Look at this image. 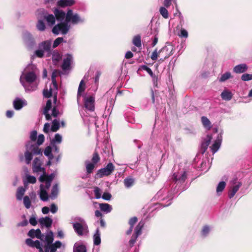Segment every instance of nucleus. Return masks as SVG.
Masks as SVG:
<instances>
[{
    "label": "nucleus",
    "instance_id": "12",
    "mask_svg": "<svg viewBox=\"0 0 252 252\" xmlns=\"http://www.w3.org/2000/svg\"><path fill=\"white\" fill-rule=\"evenodd\" d=\"M173 47L171 45H166L159 51V55H160L162 58L160 60L163 61L173 54Z\"/></svg>",
    "mask_w": 252,
    "mask_h": 252
},
{
    "label": "nucleus",
    "instance_id": "40",
    "mask_svg": "<svg viewBox=\"0 0 252 252\" xmlns=\"http://www.w3.org/2000/svg\"><path fill=\"white\" fill-rule=\"evenodd\" d=\"M134 179L130 177L126 178L124 181V185L127 188H129L132 186L134 184Z\"/></svg>",
    "mask_w": 252,
    "mask_h": 252
},
{
    "label": "nucleus",
    "instance_id": "38",
    "mask_svg": "<svg viewBox=\"0 0 252 252\" xmlns=\"http://www.w3.org/2000/svg\"><path fill=\"white\" fill-rule=\"evenodd\" d=\"M132 43L137 47H140L141 46V36L140 35H136L133 37Z\"/></svg>",
    "mask_w": 252,
    "mask_h": 252
},
{
    "label": "nucleus",
    "instance_id": "57",
    "mask_svg": "<svg viewBox=\"0 0 252 252\" xmlns=\"http://www.w3.org/2000/svg\"><path fill=\"white\" fill-rule=\"evenodd\" d=\"M63 41V38L62 37L57 38L54 42L53 46V48H56Z\"/></svg>",
    "mask_w": 252,
    "mask_h": 252
},
{
    "label": "nucleus",
    "instance_id": "11",
    "mask_svg": "<svg viewBox=\"0 0 252 252\" xmlns=\"http://www.w3.org/2000/svg\"><path fill=\"white\" fill-rule=\"evenodd\" d=\"M114 169L115 167L113 164L110 162L105 167L99 169L96 175L98 178H102L105 176H109L113 172Z\"/></svg>",
    "mask_w": 252,
    "mask_h": 252
},
{
    "label": "nucleus",
    "instance_id": "35",
    "mask_svg": "<svg viewBox=\"0 0 252 252\" xmlns=\"http://www.w3.org/2000/svg\"><path fill=\"white\" fill-rule=\"evenodd\" d=\"M58 5L62 7L72 5L74 3L73 0H60L58 2Z\"/></svg>",
    "mask_w": 252,
    "mask_h": 252
},
{
    "label": "nucleus",
    "instance_id": "5",
    "mask_svg": "<svg viewBox=\"0 0 252 252\" xmlns=\"http://www.w3.org/2000/svg\"><path fill=\"white\" fill-rule=\"evenodd\" d=\"M58 75V72L54 71L52 75V83L50 86L49 89H46L43 91V95L45 97L49 98L51 96L54 97V103H56L58 93V86L56 80V77Z\"/></svg>",
    "mask_w": 252,
    "mask_h": 252
},
{
    "label": "nucleus",
    "instance_id": "2",
    "mask_svg": "<svg viewBox=\"0 0 252 252\" xmlns=\"http://www.w3.org/2000/svg\"><path fill=\"white\" fill-rule=\"evenodd\" d=\"M42 161L38 158H34L32 163V171L34 173L42 172L39 181L41 183L40 186L39 195L40 199L45 201L49 198L48 190L51 186V182L55 177L54 174L49 175L46 174L45 169L41 167Z\"/></svg>",
    "mask_w": 252,
    "mask_h": 252
},
{
    "label": "nucleus",
    "instance_id": "36",
    "mask_svg": "<svg viewBox=\"0 0 252 252\" xmlns=\"http://www.w3.org/2000/svg\"><path fill=\"white\" fill-rule=\"evenodd\" d=\"M85 90V83L83 80H82L80 83L78 89L77 98H79L82 95V93Z\"/></svg>",
    "mask_w": 252,
    "mask_h": 252
},
{
    "label": "nucleus",
    "instance_id": "21",
    "mask_svg": "<svg viewBox=\"0 0 252 252\" xmlns=\"http://www.w3.org/2000/svg\"><path fill=\"white\" fill-rule=\"evenodd\" d=\"M141 68L142 69L146 71L149 73V74L151 76V77L153 79V81L154 85L157 86L158 77L155 74H154L152 70L149 67L147 66L146 65H142L141 66Z\"/></svg>",
    "mask_w": 252,
    "mask_h": 252
},
{
    "label": "nucleus",
    "instance_id": "49",
    "mask_svg": "<svg viewBox=\"0 0 252 252\" xmlns=\"http://www.w3.org/2000/svg\"><path fill=\"white\" fill-rule=\"evenodd\" d=\"M61 59L60 54L57 52H54L52 55L53 61L56 63Z\"/></svg>",
    "mask_w": 252,
    "mask_h": 252
},
{
    "label": "nucleus",
    "instance_id": "13",
    "mask_svg": "<svg viewBox=\"0 0 252 252\" xmlns=\"http://www.w3.org/2000/svg\"><path fill=\"white\" fill-rule=\"evenodd\" d=\"M143 225L144 223L142 221H140L135 227L134 233L129 241V245L131 247H132L135 243L138 236L141 234V230Z\"/></svg>",
    "mask_w": 252,
    "mask_h": 252
},
{
    "label": "nucleus",
    "instance_id": "29",
    "mask_svg": "<svg viewBox=\"0 0 252 252\" xmlns=\"http://www.w3.org/2000/svg\"><path fill=\"white\" fill-rule=\"evenodd\" d=\"M26 191V189L21 187L17 189L16 197L17 200H21L23 198V195H24Z\"/></svg>",
    "mask_w": 252,
    "mask_h": 252
},
{
    "label": "nucleus",
    "instance_id": "59",
    "mask_svg": "<svg viewBox=\"0 0 252 252\" xmlns=\"http://www.w3.org/2000/svg\"><path fill=\"white\" fill-rule=\"evenodd\" d=\"M111 197V194L108 192H104L102 196V198L106 200H110Z\"/></svg>",
    "mask_w": 252,
    "mask_h": 252
},
{
    "label": "nucleus",
    "instance_id": "14",
    "mask_svg": "<svg viewBox=\"0 0 252 252\" xmlns=\"http://www.w3.org/2000/svg\"><path fill=\"white\" fill-rule=\"evenodd\" d=\"M94 97L92 95L85 96L84 98V106L89 111L94 110Z\"/></svg>",
    "mask_w": 252,
    "mask_h": 252
},
{
    "label": "nucleus",
    "instance_id": "18",
    "mask_svg": "<svg viewBox=\"0 0 252 252\" xmlns=\"http://www.w3.org/2000/svg\"><path fill=\"white\" fill-rule=\"evenodd\" d=\"M27 105V101L25 99L16 98L13 101L14 108L17 110H20L23 106Z\"/></svg>",
    "mask_w": 252,
    "mask_h": 252
},
{
    "label": "nucleus",
    "instance_id": "47",
    "mask_svg": "<svg viewBox=\"0 0 252 252\" xmlns=\"http://www.w3.org/2000/svg\"><path fill=\"white\" fill-rule=\"evenodd\" d=\"M23 202L24 206L27 209H29L31 207V201L28 196H25L23 198Z\"/></svg>",
    "mask_w": 252,
    "mask_h": 252
},
{
    "label": "nucleus",
    "instance_id": "26",
    "mask_svg": "<svg viewBox=\"0 0 252 252\" xmlns=\"http://www.w3.org/2000/svg\"><path fill=\"white\" fill-rule=\"evenodd\" d=\"M43 18L47 22L50 26H52L55 24L56 19L55 16L52 14L44 15Z\"/></svg>",
    "mask_w": 252,
    "mask_h": 252
},
{
    "label": "nucleus",
    "instance_id": "1",
    "mask_svg": "<svg viewBox=\"0 0 252 252\" xmlns=\"http://www.w3.org/2000/svg\"><path fill=\"white\" fill-rule=\"evenodd\" d=\"M28 236L32 238L36 237L41 240L42 242L41 243L39 241H33L31 239H27L26 243L31 247L36 248L39 252H51V247L55 243L53 244L54 240L53 234L52 232L47 233L44 237L41 234L40 229H31L28 232Z\"/></svg>",
    "mask_w": 252,
    "mask_h": 252
},
{
    "label": "nucleus",
    "instance_id": "45",
    "mask_svg": "<svg viewBox=\"0 0 252 252\" xmlns=\"http://www.w3.org/2000/svg\"><path fill=\"white\" fill-rule=\"evenodd\" d=\"M37 139V132L35 130L32 131L30 133L31 141L28 143L32 142V144H35V142Z\"/></svg>",
    "mask_w": 252,
    "mask_h": 252
},
{
    "label": "nucleus",
    "instance_id": "51",
    "mask_svg": "<svg viewBox=\"0 0 252 252\" xmlns=\"http://www.w3.org/2000/svg\"><path fill=\"white\" fill-rule=\"evenodd\" d=\"M94 193L95 197L96 199H99L101 197V190L98 187H95L94 188Z\"/></svg>",
    "mask_w": 252,
    "mask_h": 252
},
{
    "label": "nucleus",
    "instance_id": "54",
    "mask_svg": "<svg viewBox=\"0 0 252 252\" xmlns=\"http://www.w3.org/2000/svg\"><path fill=\"white\" fill-rule=\"evenodd\" d=\"M242 80L245 81H247L249 80H252V74H247L245 73L242 75L241 77Z\"/></svg>",
    "mask_w": 252,
    "mask_h": 252
},
{
    "label": "nucleus",
    "instance_id": "60",
    "mask_svg": "<svg viewBox=\"0 0 252 252\" xmlns=\"http://www.w3.org/2000/svg\"><path fill=\"white\" fill-rule=\"evenodd\" d=\"M99 160V157L97 153H94L92 158V161L94 164L96 163Z\"/></svg>",
    "mask_w": 252,
    "mask_h": 252
},
{
    "label": "nucleus",
    "instance_id": "31",
    "mask_svg": "<svg viewBox=\"0 0 252 252\" xmlns=\"http://www.w3.org/2000/svg\"><path fill=\"white\" fill-rule=\"evenodd\" d=\"M220 95L222 99L226 101L231 100L232 97V93L228 90H224Z\"/></svg>",
    "mask_w": 252,
    "mask_h": 252
},
{
    "label": "nucleus",
    "instance_id": "17",
    "mask_svg": "<svg viewBox=\"0 0 252 252\" xmlns=\"http://www.w3.org/2000/svg\"><path fill=\"white\" fill-rule=\"evenodd\" d=\"M72 56L71 55L67 54L65 56L63 60V63L62 66L63 70H67L70 68L71 63L72 62Z\"/></svg>",
    "mask_w": 252,
    "mask_h": 252
},
{
    "label": "nucleus",
    "instance_id": "53",
    "mask_svg": "<svg viewBox=\"0 0 252 252\" xmlns=\"http://www.w3.org/2000/svg\"><path fill=\"white\" fill-rule=\"evenodd\" d=\"M23 38L25 41H29L32 39V35L30 32H26L23 33Z\"/></svg>",
    "mask_w": 252,
    "mask_h": 252
},
{
    "label": "nucleus",
    "instance_id": "23",
    "mask_svg": "<svg viewBox=\"0 0 252 252\" xmlns=\"http://www.w3.org/2000/svg\"><path fill=\"white\" fill-rule=\"evenodd\" d=\"M39 222L42 226L50 227L52 223V220L49 217L42 218L39 220Z\"/></svg>",
    "mask_w": 252,
    "mask_h": 252
},
{
    "label": "nucleus",
    "instance_id": "24",
    "mask_svg": "<svg viewBox=\"0 0 252 252\" xmlns=\"http://www.w3.org/2000/svg\"><path fill=\"white\" fill-rule=\"evenodd\" d=\"M36 182V179L35 177L31 176L28 174L25 175V179L24 180V184L25 187L28 184H34Z\"/></svg>",
    "mask_w": 252,
    "mask_h": 252
},
{
    "label": "nucleus",
    "instance_id": "3",
    "mask_svg": "<svg viewBox=\"0 0 252 252\" xmlns=\"http://www.w3.org/2000/svg\"><path fill=\"white\" fill-rule=\"evenodd\" d=\"M38 73L36 66L32 64L28 65L24 69L20 76V81L26 91H33L37 89Z\"/></svg>",
    "mask_w": 252,
    "mask_h": 252
},
{
    "label": "nucleus",
    "instance_id": "16",
    "mask_svg": "<svg viewBox=\"0 0 252 252\" xmlns=\"http://www.w3.org/2000/svg\"><path fill=\"white\" fill-rule=\"evenodd\" d=\"M187 178V173L185 170H180L177 173H174L173 175V179L176 182L182 183Z\"/></svg>",
    "mask_w": 252,
    "mask_h": 252
},
{
    "label": "nucleus",
    "instance_id": "41",
    "mask_svg": "<svg viewBox=\"0 0 252 252\" xmlns=\"http://www.w3.org/2000/svg\"><path fill=\"white\" fill-rule=\"evenodd\" d=\"M60 126L59 121L58 120L55 119L52 122L51 131L52 132H56L59 129Z\"/></svg>",
    "mask_w": 252,
    "mask_h": 252
},
{
    "label": "nucleus",
    "instance_id": "34",
    "mask_svg": "<svg viewBox=\"0 0 252 252\" xmlns=\"http://www.w3.org/2000/svg\"><path fill=\"white\" fill-rule=\"evenodd\" d=\"M101 243L100 233L98 229H97L94 235V243L95 245H99Z\"/></svg>",
    "mask_w": 252,
    "mask_h": 252
},
{
    "label": "nucleus",
    "instance_id": "43",
    "mask_svg": "<svg viewBox=\"0 0 252 252\" xmlns=\"http://www.w3.org/2000/svg\"><path fill=\"white\" fill-rule=\"evenodd\" d=\"M231 77V75L230 72H227L221 75L219 79V81L221 82H223L228 80V79Z\"/></svg>",
    "mask_w": 252,
    "mask_h": 252
},
{
    "label": "nucleus",
    "instance_id": "33",
    "mask_svg": "<svg viewBox=\"0 0 252 252\" xmlns=\"http://www.w3.org/2000/svg\"><path fill=\"white\" fill-rule=\"evenodd\" d=\"M58 193H59L58 186V185L56 184L54 186H53V187L52 189L50 197L52 199H55L57 197Z\"/></svg>",
    "mask_w": 252,
    "mask_h": 252
},
{
    "label": "nucleus",
    "instance_id": "28",
    "mask_svg": "<svg viewBox=\"0 0 252 252\" xmlns=\"http://www.w3.org/2000/svg\"><path fill=\"white\" fill-rule=\"evenodd\" d=\"M201 122L203 126L207 129L210 130L212 127L211 123L210 120L206 117H201Z\"/></svg>",
    "mask_w": 252,
    "mask_h": 252
},
{
    "label": "nucleus",
    "instance_id": "55",
    "mask_svg": "<svg viewBox=\"0 0 252 252\" xmlns=\"http://www.w3.org/2000/svg\"><path fill=\"white\" fill-rule=\"evenodd\" d=\"M44 141V136L43 134H39L37 137V144L36 145L38 147V146L41 145Z\"/></svg>",
    "mask_w": 252,
    "mask_h": 252
},
{
    "label": "nucleus",
    "instance_id": "19",
    "mask_svg": "<svg viewBox=\"0 0 252 252\" xmlns=\"http://www.w3.org/2000/svg\"><path fill=\"white\" fill-rule=\"evenodd\" d=\"M54 13L58 21H62L65 19L66 14L63 10L56 8L54 10Z\"/></svg>",
    "mask_w": 252,
    "mask_h": 252
},
{
    "label": "nucleus",
    "instance_id": "44",
    "mask_svg": "<svg viewBox=\"0 0 252 252\" xmlns=\"http://www.w3.org/2000/svg\"><path fill=\"white\" fill-rule=\"evenodd\" d=\"M159 12L160 14L162 15V16L167 19L169 17V14L168 10L164 7H160L159 8Z\"/></svg>",
    "mask_w": 252,
    "mask_h": 252
},
{
    "label": "nucleus",
    "instance_id": "46",
    "mask_svg": "<svg viewBox=\"0 0 252 252\" xmlns=\"http://www.w3.org/2000/svg\"><path fill=\"white\" fill-rule=\"evenodd\" d=\"M178 36L181 38H187L189 36V33L186 29L182 28L178 33Z\"/></svg>",
    "mask_w": 252,
    "mask_h": 252
},
{
    "label": "nucleus",
    "instance_id": "61",
    "mask_svg": "<svg viewBox=\"0 0 252 252\" xmlns=\"http://www.w3.org/2000/svg\"><path fill=\"white\" fill-rule=\"evenodd\" d=\"M137 221V219L136 217H133L131 218L128 222V223L130 225V226L133 227L134 225L135 224V223Z\"/></svg>",
    "mask_w": 252,
    "mask_h": 252
},
{
    "label": "nucleus",
    "instance_id": "6",
    "mask_svg": "<svg viewBox=\"0 0 252 252\" xmlns=\"http://www.w3.org/2000/svg\"><path fill=\"white\" fill-rule=\"evenodd\" d=\"M73 228L78 236L87 235L89 232L88 227L85 220L80 217L75 218Z\"/></svg>",
    "mask_w": 252,
    "mask_h": 252
},
{
    "label": "nucleus",
    "instance_id": "30",
    "mask_svg": "<svg viewBox=\"0 0 252 252\" xmlns=\"http://www.w3.org/2000/svg\"><path fill=\"white\" fill-rule=\"evenodd\" d=\"M212 139V137L211 135L208 134L206 136V137L204 139V140L202 144V148L204 149L203 152H204L207 149V147L210 144Z\"/></svg>",
    "mask_w": 252,
    "mask_h": 252
},
{
    "label": "nucleus",
    "instance_id": "25",
    "mask_svg": "<svg viewBox=\"0 0 252 252\" xmlns=\"http://www.w3.org/2000/svg\"><path fill=\"white\" fill-rule=\"evenodd\" d=\"M73 252H87L86 248L80 243H76L73 247Z\"/></svg>",
    "mask_w": 252,
    "mask_h": 252
},
{
    "label": "nucleus",
    "instance_id": "50",
    "mask_svg": "<svg viewBox=\"0 0 252 252\" xmlns=\"http://www.w3.org/2000/svg\"><path fill=\"white\" fill-rule=\"evenodd\" d=\"M51 147L50 146L47 147L44 150V155L47 157H48L49 159H51L53 158V156L51 154L52 152Z\"/></svg>",
    "mask_w": 252,
    "mask_h": 252
},
{
    "label": "nucleus",
    "instance_id": "15",
    "mask_svg": "<svg viewBox=\"0 0 252 252\" xmlns=\"http://www.w3.org/2000/svg\"><path fill=\"white\" fill-rule=\"evenodd\" d=\"M223 131L221 130L218 134L216 139L213 144L210 147L211 150L213 154L217 152L220 149L222 140Z\"/></svg>",
    "mask_w": 252,
    "mask_h": 252
},
{
    "label": "nucleus",
    "instance_id": "4",
    "mask_svg": "<svg viewBox=\"0 0 252 252\" xmlns=\"http://www.w3.org/2000/svg\"><path fill=\"white\" fill-rule=\"evenodd\" d=\"M52 41L47 40L39 43L38 48L34 51L33 56L42 58L45 53L47 56L49 57L51 54Z\"/></svg>",
    "mask_w": 252,
    "mask_h": 252
},
{
    "label": "nucleus",
    "instance_id": "62",
    "mask_svg": "<svg viewBox=\"0 0 252 252\" xmlns=\"http://www.w3.org/2000/svg\"><path fill=\"white\" fill-rule=\"evenodd\" d=\"M58 209V208L56 205H55L54 203L51 204V208H50V211L52 213H53V214L56 213L57 212Z\"/></svg>",
    "mask_w": 252,
    "mask_h": 252
},
{
    "label": "nucleus",
    "instance_id": "58",
    "mask_svg": "<svg viewBox=\"0 0 252 252\" xmlns=\"http://www.w3.org/2000/svg\"><path fill=\"white\" fill-rule=\"evenodd\" d=\"M51 126L49 123L45 124L43 127V131L46 133H48L51 131Z\"/></svg>",
    "mask_w": 252,
    "mask_h": 252
},
{
    "label": "nucleus",
    "instance_id": "10",
    "mask_svg": "<svg viewBox=\"0 0 252 252\" xmlns=\"http://www.w3.org/2000/svg\"><path fill=\"white\" fill-rule=\"evenodd\" d=\"M230 184L231 186L228 192V196L230 198H232L241 187L242 183L236 179H235L230 182Z\"/></svg>",
    "mask_w": 252,
    "mask_h": 252
},
{
    "label": "nucleus",
    "instance_id": "37",
    "mask_svg": "<svg viewBox=\"0 0 252 252\" xmlns=\"http://www.w3.org/2000/svg\"><path fill=\"white\" fill-rule=\"evenodd\" d=\"M226 187V183L224 181L220 182L216 189V191L218 194V195H220V193L222 192V191L223 190L224 188Z\"/></svg>",
    "mask_w": 252,
    "mask_h": 252
},
{
    "label": "nucleus",
    "instance_id": "64",
    "mask_svg": "<svg viewBox=\"0 0 252 252\" xmlns=\"http://www.w3.org/2000/svg\"><path fill=\"white\" fill-rule=\"evenodd\" d=\"M14 111L12 110H8L6 112V116L8 118H12L14 115Z\"/></svg>",
    "mask_w": 252,
    "mask_h": 252
},
{
    "label": "nucleus",
    "instance_id": "22",
    "mask_svg": "<svg viewBox=\"0 0 252 252\" xmlns=\"http://www.w3.org/2000/svg\"><path fill=\"white\" fill-rule=\"evenodd\" d=\"M52 106V102L50 99H49L46 103V106L44 108L43 113L45 116L46 119L47 120H51V116L50 115L49 113V111L50 110Z\"/></svg>",
    "mask_w": 252,
    "mask_h": 252
},
{
    "label": "nucleus",
    "instance_id": "63",
    "mask_svg": "<svg viewBox=\"0 0 252 252\" xmlns=\"http://www.w3.org/2000/svg\"><path fill=\"white\" fill-rule=\"evenodd\" d=\"M29 222L33 226L37 224L36 219L35 217L34 216L32 217L30 219Z\"/></svg>",
    "mask_w": 252,
    "mask_h": 252
},
{
    "label": "nucleus",
    "instance_id": "9",
    "mask_svg": "<svg viewBox=\"0 0 252 252\" xmlns=\"http://www.w3.org/2000/svg\"><path fill=\"white\" fill-rule=\"evenodd\" d=\"M70 29V25L66 21L61 22L55 25L53 29L52 32L55 34L61 33L62 34H66Z\"/></svg>",
    "mask_w": 252,
    "mask_h": 252
},
{
    "label": "nucleus",
    "instance_id": "32",
    "mask_svg": "<svg viewBox=\"0 0 252 252\" xmlns=\"http://www.w3.org/2000/svg\"><path fill=\"white\" fill-rule=\"evenodd\" d=\"M36 28L38 31L41 32L45 31L46 29L45 23L41 19V17H38V22L36 24Z\"/></svg>",
    "mask_w": 252,
    "mask_h": 252
},
{
    "label": "nucleus",
    "instance_id": "48",
    "mask_svg": "<svg viewBox=\"0 0 252 252\" xmlns=\"http://www.w3.org/2000/svg\"><path fill=\"white\" fill-rule=\"evenodd\" d=\"M62 246V244L60 241H56L55 243L51 248V252H56L57 249L61 248Z\"/></svg>",
    "mask_w": 252,
    "mask_h": 252
},
{
    "label": "nucleus",
    "instance_id": "8",
    "mask_svg": "<svg viewBox=\"0 0 252 252\" xmlns=\"http://www.w3.org/2000/svg\"><path fill=\"white\" fill-rule=\"evenodd\" d=\"M85 19L77 13H74L72 10H68L66 14L65 21L73 25H77L85 22Z\"/></svg>",
    "mask_w": 252,
    "mask_h": 252
},
{
    "label": "nucleus",
    "instance_id": "20",
    "mask_svg": "<svg viewBox=\"0 0 252 252\" xmlns=\"http://www.w3.org/2000/svg\"><path fill=\"white\" fill-rule=\"evenodd\" d=\"M248 69V66L245 63H241L235 66L233 68V71L236 73H242L245 72Z\"/></svg>",
    "mask_w": 252,
    "mask_h": 252
},
{
    "label": "nucleus",
    "instance_id": "27",
    "mask_svg": "<svg viewBox=\"0 0 252 252\" xmlns=\"http://www.w3.org/2000/svg\"><path fill=\"white\" fill-rule=\"evenodd\" d=\"M99 206L100 210L106 213H110L112 210V206L108 203H100Z\"/></svg>",
    "mask_w": 252,
    "mask_h": 252
},
{
    "label": "nucleus",
    "instance_id": "52",
    "mask_svg": "<svg viewBox=\"0 0 252 252\" xmlns=\"http://www.w3.org/2000/svg\"><path fill=\"white\" fill-rule=\"evenodd\" d=\"M211 230L210 227L208 225H205L203 227L201 231V234L204 236H207L210 232Z\"/></svg>",
    "mask_w": 252,
    "mask_h": 252
},
{
    "label": "nucleus",
    "instance_id": "39",
    "mask_svg": "<svg viewBox=\"0 0 252 252\" xmlns=\"http://www.w3.org/2000/svg\"><path fill=\"white\" fill-rule=\"evenodd\" d=\"M62 141V136L61 134L57 133L55 135V137L51 140V145H56V144H60Z\"/></svg>",
    "mask_w": 252,
    "mask_h": 252
},
{
    "label": "nucleus",
    "instance_id": "42",
    "mask_svg": "<svg viewBox=\"0 0 252 252\" xmlns=\"http://www.w3.org/2000/svg\"><path fill=\"white\" fill-rule=\"evenodd\" d=\"M85 164L87 173H91L94 168V164L91 163L90 161H86Z\"/></svg>",
    "mask_w": 252,
    "mask_h": 252
},
{
    "label": "nucleus",
    "instance_id": "56",
    "mask_svg": "<svg viewBox=\"0 0 252 252\" xmlns=\"http://www.w3.org/2000/svg\"><path fill=\"white\" fill-rule=\"evenodd\" d=\"M160 56L159 55V51L158 52L157 49H156L152 54L151 56V58L153 61H156L157 60L158 56Z\"/></svg>",
    "mask_w": 252,
    "mask_h": 252
},
{
    "label": "nucleus",
    "instance_id": "7",
    "mask_svg": "<svg viewBox=\"0 0 252 252\" xmlns=\"http://www.w3.org/2000/svg\"><path fill=\"white\" fill-rule=\"evenodd\" d=\"M25 157L26 162L28 164L30 163L32 159L33 155H40L42 153L41 150L36 144H32V142L27 143Z\"/></svg>",
    "mask_w": 252,
    "mask_h": 252
}]
</instances>
